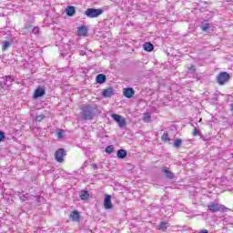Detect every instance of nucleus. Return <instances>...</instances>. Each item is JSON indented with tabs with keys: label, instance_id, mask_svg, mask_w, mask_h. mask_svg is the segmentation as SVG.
<instances>
[{
	"label": "nucleus",
	"instance_id": "32",
	"mask_svg": "<svg viewBox=\"0 0 233 233\" xmlns=\"http://www.w3.org/2000/svg\"><path fill=\"white\" fill-rule=\"evenodd\" d=\"M34 32L35 34H39V27H35Z\"/></svg>",
	"mask_w": 233,
	"mask_h": 233
},
{
	"label": "nucleus",
	"instance_id": "16",
	"mask_svg": "<svg viewBox=\"0 0 233 233\" xmlns=\"http://www.w3.org/2000/svg\"><path fill=\"white\" fill-rule=\"evenodd\" d=\"M96 82L98 83L99 85H103V83L106 82V76L103 74H99L96 77Z\"/></svg>",
	"mask_w": 233,
	"mask_h": 233
},
{
	"label": "nucleus",
	"instance_id": "33",
	"mask_svg": "<svg viewBox=\"0 0 233 233\" xmlns=\"http://www.w3.org/2000/svg\"><path fill=\"white\" fill-rule=\"evenodd\" d=\"M198 233H208V229H201Z\"/></svg>",
	"mask_w": 233,
	"mask_h": 233
},
{
	"label": "nucleus",
	"instance_id": "30",
	"mask_svg": "<svg viewBox=\"0 0 233 233\" xmlns=\"http://www.w3.org/2000/svg\"><path fill=\"white\" fill-rule=\"evenodd\" d=\"M188 70H189V72H196V66L191 65V66L188 67Z\"/></svg>",
	"mask_w": 233,
	"mask_h": 233
},
{
	"label": "nucleus",
	"instance_id": "3",
	"mask_svg": "<svg viewBox=\"0 0 233 233\" xmlns=\"http://www.w3.org/2000/svg\"><path fill=\"white\" fill-rule=\"evenodd\" d=\"M228 81H230V75H228V73L225 71L220 72L217 76V83L220 85V86H223V85H225L226 83H228Z\"/></svg>",
	"mask_w": 233,
	"mask_h": 233
},
{
	"label": "nucleus",
	"instance_id": "18",
	"mask_svg": "<svg viewBox=\"0 0 233 233\" xmlns=\"http://www.w3.org/2000/svg\"><path fill=\"white\" fill-rule=\"evenodd\" d=\"M116 156H117V157H119V159H125V157H127V150L119 149L116 152Z\"/></svg>",
	"mask_w": 233,
	"mask_h": 233
},
{
	"label": "nucleus",
	"instance_id": "31",
	"mask_svg": "<svg viewBox=\"0 0 233 233\" xmlns=\"http://www.w3.org/2000/svg\"><path fill=\"white\" fill-rule=\"evenodd\" d=\"M5 140V132L0 130V141H4Z\"/></svg>",
	"mask_w": 233,
	"mask_h": 233
},
{
	"label": "nucleus",
	"instance_id": "4",
	"mask_svg": "<svg viewBox=\"0 0 233 233\" xmlns=\"http://www.w3.org/2000/svg\"><path fill=\"white\" fill-rule=\"evenodd\" d=\"M103 12V9L88 8L85 11V15L90 19H94V17H99Z\"/></svg>",
	"mask_w": 233,
	"mask_h": 233
},
{
	"label": "nucleus",
	"instance_id": "21",
	"mask_svg": "<svg viewBox=\"0 0 233 233\" xmlns=\"http://www.w3.org/2000/svg\"><path fill=\"white\" fill-rule=\"evenodd\" d=\"M152 119V116H150V113H144L143 121L144 123H150Z\"/></svg>",
	"mask_w": 233,
	"mask_h": 233
},
{
	"label": "nucleus",
	"instance_id": "14",
	"mask_svg": "<svg viewBox=\"0 0 233 233\" xmlns=\"http://www.w3.org/2000/svg\"><path fill=\"white\" fill-rule=\"evenodd\" d=\"M143 49L145 50V52H153L154 45L150 42H146L143 44Z\"/></svg>",
	"mask_w": 233,
	"mask_h": 233
},
{
	"label": "nucleus",
	"instance_id": "2",
	"mask_svg": "<svg viewBox=\"0 0 233 233\" xmlns=\"http://www.w3.org/2000/svg\"><path fill=\"white\" fill-rule=\"evenodd\" d=\"M208 208L210 212L216 213V212H228L230 208L225 207V205H219L217 203H209L208 205Z\"/></svg>",
	"mask_w": 233,
	"mask_h": 233
},
{
	"label": "nucleus",
	"instance_id": "5",
	"mask_svg": "<svg viewBox=\"0 0 233 233\" xmlns=\"http://www.w3.org/2000/svg\"><path fill=\"white\" fill-rule=\"evenodd\" d=\"M111 117L117 123L119 128H125L127 127V120L121 115L112 114Z\"/></svg>",
	"mask_w": 233,
	"mask_h": 233
},
{
	"label": "nucleus",
	"instance_id": "23",
	"mask_svg": "<svg viewBox=\"0 0 233 233\" xmlns=\"http://www.w3.org/2000/svg\"><path fill=\"white\" fill-rule=\"evenodd\" d=\"M183 144V140L177 138L174 141V147L176 148H179V147H181V145Z\"/></svg>",
	"mask_w": 233,
	"mask_h": 233
},
{
	"label": "nucleus",
	"instance_id": "6",
	"mask_svg": "<svg viewBox=\"0 0 233 233\" xmlns=\"http://www.w3.org/2000/svg\"><path fill=\"white\" fill-rule=\"evenodd\" d=\"M65 157H66L65 148H58L55 153V159L57 163H63V161H65Z\"/></svg>",
	"mask_w": 233,
	"mask_h": 233
},
{
	"label": "nucleus",
	"instance_id": "27",
	"mask_svg": "<svg viewBox=\"0 0 233 233\" xmlns=\"http://www.w3.org/2000/svg\"><path fill=\"white\" fill-rule=\"evenodd\" d=\"M5 81H8L9 83H14V81H15V79H14L12 77V76H5Z\"/></svg>",
	"mask_w": 233,
	"mask_h": 233
},
{
	"label": "nucleus",
	"instance_id": "11",
	"mask_svg": "<svg viewBox=\"0 0 233 233\" xmlns=\"http://www.w3.org/2000/svg\"><path fill=\"white\" fill-rule=\"evenodd\" d=\"M113 95H114V89L112 87H108L102 91V96L104 97H112Z\"/></svg>",
	"mask_w": 233,
	"mask_h": 233
},
{
	"label": "nucleus",
	"instance_id": "9",
	"mask_svg": "<svg viewBox=\"0 0 233 233\" xmlns=\"http://www.w3.org/2000/svg\"><path fill=\"white\" fill-rule=\"evenodd\" d=\"M104 207L106 209L112 208L114 206L112 205V197L110 195H106L104 199Z\"/></svg>",
	"mask_w": 233,
	"mask_h": 233
},
{
	"label": "nucleus",
	"instance_id": "29",
	"mask_svg": "<svg viewBox=\"0 0 233 233\" xmlns=\"http://www.w3.org/2000/svg\"><path fill=\"white\" fill-rule=\"evenodd\" d=\"M36 121L41 122L43 119H45V115H39L35 117Z\"/></svg>",
	"mask_w": 233,
	"mask_h": 233
},
{
	"label": "nucleus",
	"instance_id": "17",
	"mask_svg": "<svg viewBox=\"0 0 233 233\" xmlns=\"http://www.w3.org/2000/svg\"><path fill=\"white\" fill-rule=\"evenodd\" d=\"M70 217L72 218V221H79L81 218V215L77 211L71 212Z\"/></svg>",
	"mask_w": 233,
	"mask_h": 233
},
{
	"label": "nucleus",
	"instance_id": "19",
	"mask_svg": "<svg viewBox=\"0 0 233 233\" xmlns=\"http://www.w3.org/2000/svg\"><path fill=\"white\" fill-rule=\"evenodd\" d=\"M167 228H168V223L167 222H160V224L158 225V230H161L162 232H166Z\"/></svg>",
	"mask_w": 233,
	"mask_h": 233
},
{
	"label": "nucleus",
	"instance_id": "1",
	"mask_svg": "<svg viewBox=\"0 0 233 233\" xmlns=\"http://www.w3.org/2000/svg\"><path fill=\"white\" fill-rule=\"evenodd\" d=\"M97 108H94L92 105H87L82 108V115L84 116V119L86 121L92 120V116L94 115V112H96Z\"/></svg>",
	"mask_w": 233,
	"mask_h": 233
},
{
	"label": "nucleus",
	"instance_id": "22",
	"mask_svg": "<svg viewBox=\"0 0 233 233\" xmlns=\"http://www.w3.org/2000/svg\"><path fill=\"white\" fill-rule=\"evenodd\" d=\"M161 140L164 143H168L170 141V137H168V133H164L161 137Z\"/></svg>",
	"mask_w": 233,
	"mask_h": 233
},
{
	"label": "nucleus",
	"instance_id": "26",
	"mask_svg": "<svg viewBox=\"0 0 233 233\" xmlns=\"http://www.w3.org/2000/svg\"><path fill=\"white\" fill-rule=\"evenodd\" d=\"M201 30L203 32H208L210 30V24H205L201 26Z\"/></svg>",
	"mask_w": 233,
	"mask_h": 233
},
{
	"label": "nucleus",
	"instance_id": "28",
	"mask_svg": "<svg viewBox=\"0 0 233 233\" xmlns=\"http://www.w3.org/2000/svg\"><path fill=\"white\" fill-rule=\"evenodd\" d=\"M192 136H200L199 129H197L196 127L193 129Z\"/></svg>",
	"mask_w": 233,
	"mask_h": 233
},
{
	"label": "nucleus",
	"instance_id": "34",
	"mask_svg": "<svg viewBox=\"0 0 233 233\" xmlns=\"http://www.w3.org/2000/svg\"><path fill=\"white\" fill-rule=\"evenodd\" d=\"M230 112H231V114H232V116H233V103L230 104Z\"/></svg>",
	"mask_w": 233,
	"mask_h": 233
},
{
	"label": "nucleus",
	"instance_id": "12",
	"mask_svg": "<svg viewBox=\"0 0 233 233\" xmlns=\"http://www.w3.org/2000/svg\"><path fill=\"white\" fill-rule=\"evenodd\" d=\"M79 198L83 201H88V199H90V194L86 190H82L79 193Z\"/></svg>",
	"mask_w": 233,
	"mask_h": 233
},
{
	"label": "nucleus",
	"instance_id": "24",
	"mask_svg": "<svg viewBox=\"0 0 233 233\" xmlns=\"http://www.w3.org/2000/svg\"><path fill=\"white\" fill-rule=\"evenodd\" d=\"M56 136L58 139H63V137H65V130L60 129L59 131H57Z\"/></svg>",
	"mask_w": 233,
	"mask_h": 233
},
{
	"label": "nucleus",
	"instance_id": "13",
	"mask_svg": "<svg viewBox=\"0 0 233 233\" xmlns=\"http://www.w3.org/2000/svg\"><path fill=\"white\" fill-rule=\"evenodd\" d=\"M87 34H88V29L86 28V26L82 25L77 28V35H79L80 37L83 35H86Z\"/></svg>",
	"mask_w": 233,
	"mask_h": 233
},
{
	"label": "nucleus",
	"instance_id": "25",
	"mask_svg": "<svg viewBox=\"0 0 233 233\" xmlns=\"http://www.w3.org/2000/svg\"><path fill=\"white\" fill-rule=\"evenodd\" d=\"M106 154H114V146H107L106 147Z\"/></svg>",
	"mask_w": 233,
	"mask_h": 233
},
{
	"label": "nucleus",
	"instance_id": "10",
	"mask_svg": "<svg viewBox=\"0 0 233 233\" xmlns=\"http://www.w3.org/2000/svg\"><path fill=\"white\" fill-rule=\"evenodd\" d=\"M66 14L68 17H74L76 15V7L69 5L66 8Z\"/></svg>",
	"mask_w": 233,
	"mask_h": 233
},
{
	"label": "nucleus",
	"instance_id": "15",
	"mask_svg": "<svg viewBox=\"0 0 233 233\" xmlns=\"http://www.w3.org/2000/svg\"><path fill=\"white\" fill-rule=\"evenodd\" d=\"M162 171L164 174H166V176L168 179H174V173H172V171H170V168H168L167 167H164L162 168Z\"/></svg>",
	"mask_w": 233,
	"mask_h": 233
},
{
	"label": "nucleus",
	"instance_id": "7",
	"mask_svg": "<svg viewBox=\"0 0 233 233\" xmlns=\"http://www.w3.org/2000/svg\"><path fill=\"white\" fill-rule=\"evenodd\" d=\"M46 91H45V87L42 86H38L33 95V99H37L38 97H43V96H45Z\"/></svg>",
	"mask_w": 233,
	"mask_h": 233
},
{
	"label": "nucleus",
	"instance_id": "20",
	"mask_svg": "<svg viewBox=\"0 0 233 233\" xmlns=\"http://www.w3.org/2000/svg\"><path fill=\"white\" fill-rule=\"evenodd\" d=\"M12 43H14V40L11 39L10 41H5L3 46H2V50H8L10 45H12Z\"/></svg>",
	"mask_w": 233,
	"mask_h": 233
},
{
	"label": "nucleus",
	"instance_id": "8",
	"mask_svg": "<svg viewBox=\"0 0 233 233\" xmlns=\"http://www.w3.org/2000/svg\"><path fill=\"white\" fill-rule=\"evenodd\" d=\"M134 94H136V92L132 87H127L123 90V96L127 99H131V97H134Z\"/></svg>",
	"mask_w": 233,
	"mask_h": 233
}]
</instances>
